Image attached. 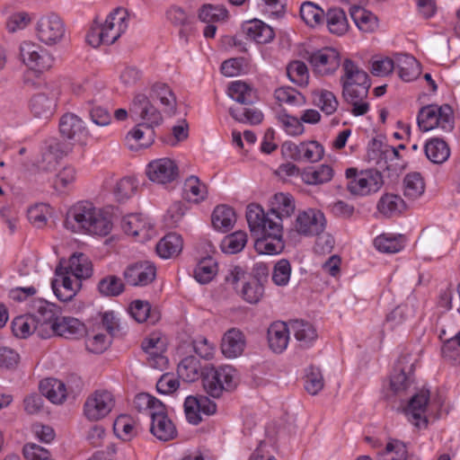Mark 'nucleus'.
<instances>
[{"label": "nucleus", "instance_id": "1", "mask_svg": "<svg viewBox=\"0 0 460 460\" xmlns=\"http://www.w3.org/2000/svg\"><path fill=\"white\" fill-rule=\"evenodd\" d=\"M270 213L252 203L246 208V219L252 236L256 238L254 247L262 254H278L284 249L283 226L272 219Z\"/></svg>", "mask_w": 460, "mask_h": 460}, {"label": "nucleus", "instance_id": "2", "mask_svg": "<svg viewBox=\"0 0 460 460\" xmlns=\"http://www.w3.org/2000/svg\"><path fill=\"white\" fill-rule=\"evenodd\" d=\"M342 69V95L352 105L354 116L365 115L369 110L368 103L364 101L371 86L369 76L350 59L344 60Z\"/></svg>", "mask_w": 460, "mask_h": 460}, {"label": "nucleus", "instance_id": "3", "mask_svg": "<svg viewBox=\"0 0 460 460\" xmlns=\"http://www.w3.org/2000/svg\"><path fill=\"white\" fill-rule=\"evenodd\" d=\"M65 226L75 233L84 232L101 236L109 234L112 229L110 216L90 202H79L73 206L66 213Z\"/></svg>", "mask_w": 460, "mask_h": 460}, {"label": "nucleus", "instance_id": "4", "mask_svg": "<svg viewBox=\"0 0 460 460\" xmlns=\"http://www.w3.org/2000/svg\"><path fill=\"white\" fill-rule=\"evenodd\" d=\"M128 17L126 9L116 8L104 21L96 18L86 36L87 42L93 48L113 44L127 31Z\"/></svg>", "mask_w": 460, "mask_h": 460}, {"label": "nucleus", "instance_id": "5", "mask_svg": "<svg viewBox=\"0 0 460 460\" xmlns=\"http://www.w3.org/2000/svg\"><path fill=\"white\" fill-rule=\"evenodd\" d=\"M228 95L239 103L229 109V113L234 119L242 123L252 125L260 124L262 121L263 114L258 109L252 108L257 99L255 91L246 83L235 81L228 87Z\"/></svg>", "mask_w": 460, "mask_h": 460}, {"label": "nucleus", "instance_id": "6", "mask_svg": "<svg viewBox=\"0 0 460 460\" xmlns=\"http://www.w3.org/2000/svg\"><path fill=\"white\" fill-rule=\"evenodd\" d=\"M202 384L208 395L219 398L224 392H233L237 387L238 375L230 366L211 367L202 374Z\"/></svg>", "mask_w": 460, "mask_h": 460}, {"label": "nucleus", "instance_id": "7", "mask_svg": "<svg viewBox=\"0 0 460 460\" xmlns=\"http://www.w3.org/2000/svg\"><path fill=\"white\" fill-rule=\"evenodd\" d=\"M418 126L421 131H429L436 128L445 132H451L454 128L453 110L450 105L438 106L430 104L422 107L418 114Z\"/></svg>", "mask_w": 460, "mask_h": 460}, {"label": "nucleus", "instance_id": "8", "mask_svg": "<svg viewBox=\"0 0 460 460\" xmlns=\"http://www.w3.org/2000/svg\"><path fill=\"white\" fill-rule=\"evenodd\" d=\"M347 189L353 195L366 196L378 191L384 184L383 176L377 170L358 172L355 168L346 170Z\"/></svg>", "mask_w": 460, "mask_h": 460}, {"label": "nucleus", "instance_id": "9", "mask_svg": "<svg viewBox=\"0 0 460 460\" xmlns=\"http://www.w3.org/2000/svg\"><path fill=\"white\" fill-rule=\"evenodd\" d=\"M115 406L113 394L103 389L91 393L83 408L84 416L90 421H98L110 414Z\"/></svg>", "mask_w": 460, "mask_h": 460}, {"label": "nucleus", "instance_id": "10", "mask_svg": "<svg viewBox=\"0 0 460 460\" xmlns=\"http://www.w3.org/2000/svg\"><path fill=\"white\" fill-rule=\"evenodd\" d=\"M130 115L143 121L142 125L148 128L159 126L163 122L161 112L153 105L149 98L142 93H136L130 107Z\"/></svg>", "mask_w": 460, "mask_h": 460}, {"label": "nucleus", "instance_id": "11", "mask_svg": "<svg viewBox=\"0 0 460 460\" xmlns=\"http://www.w3.org/2000/svg\"><path fill=\"white\" fill-rule=\"evenodd\" d=\"M20 58L31 69L42 72L53 65V58L41 46L32 41H23L20 46Z\"/></svg>", "mask_w": 460, "mask_h": 460}, {"label": "nucleus", "instance_id": "12", "mask_svg": "<svg viewBox=\"0 0 460 460\" xmlns=\"http://www.w3.org/2000/svg\"><path fill=\"white\" fill-rule=\"evenodd\" d=\"M65 31V24L56 13L41 16L36 24L38 39L47 45H55L63 39Z\"/></svg>", "mask_w": 460, "mask_h": 460}, {"label": "nucleus", "instance_id": "13", "mask_svg": "<svg viewBox=\"0 0 460 460\" xmlns=\"http://www.w3.org/2000/svg\"><path fill=\"white\" fill-rule=\"evenodd\" d=\"M308 62L315 74L329 75L341 66V55L333 48H323L309 54Z\"/></svg>", "mask_w": 460, "mask_h": 460}, {"label": "nucleus", "instance_id": "14", "mask_svg": "<svg viewBox=\"0 0 460 460\" xmlns=\"http://www.w3.org/2000/svg\"><path fill=\"white\" fill-rule=\"evenodd\" d=\"M52 327L47 331H42V339H48L52 336H60L66 339H78L86 333L85 325L76 318L63 316L53 323Z\"/></svg>", "mask_w": 460, "mask_h": 460}, {"label": "nucleus", "instance_id": "15", "mask_svg": "<svg viewBox=\"0 0 460 460\" xmlns=\"http://www.w3.org/2000/svg\"><path fill=\"white\" fill-rule=\"evenodd\" d=\"M285 154L294 161H306L315 163L321 160L324 149L317 141L303 142L298 145L286 143L283 145Z\"/></svg>", "mask_w": 460, "mask_h": 460}, {"label": "nucleus", "instance_id": "16", "mask_svg": "<svg viewBox=\"0 0 460 460\" xmlns=\"http://www.w3.org/2000/svg\"><path fill=\"white\" fill-rule=\"evenodd\" d=\"M123 277L130 286H147L155 279L156 268L148 261H138L128 265L123 271Z\"/></svg>", "mask_w": 460, "mask_h": 460}, {"label": "nucleus", "instance_id": "17", "mask_svg": "<svg viewBox=\"0 0 460 460\" xmlns=\"http://www.w3.org/2000/svg\"><path fill=\"white\" fill-rule=\"evenodd\" d=\"M325 217L323 212L315 209H308L298 214L296 219L295 228L296 232L304 235H319L325 228Z\"/></svg>", "mask_w": 460, "mask_h": 460}, {"label": "nucleus", "instance_id": "18", "mask_svg": "<svg viewBox=\"0 0 460 460\" xmlns=\"http://www.w3.org/2000/svg\"><path fill=\"white\" fill-rule=\"evenodd\" d=\"M146 175L154 182L166 184L178 176V166L169 158L156 159L148 164Z\"/></svg>", "mask_w": 460, "mask_h": 460}, {"label": "nucleus", "instance_id": "19", "mask_svg": "<svg viewBox=\"0 0 460 460\" xmlns=\"http://www.w3.org/2000/svg\"><path fill=\"white\" fill-rule=\"evenodd\" d=\"M31 309L34 313L31 314L36 319L38 325V336L42 338L40 330L47 331L59 318L58 315V306L46 300L38 299L32 302Z\"/></svg>", "mask_w": 460, "mask_h": 460}, {"label": "nucleus", "instance_id": "20", "mask_svg": "<svg viewBox=\"0 0 460 460\" xmlns=\"http://www.w3.org/2000/svg\"><path fill=\"white\" fill-rule=\"evenodd\" d=\"M56 275L61 278V283L58 284V279L52 281L51 285L55 295L60 301H70L81 287L80 280L77 279L73 280L70 278L69 271L65 270L61 263L56 269Z\"/></svg>", "mask_w": 460, "mask_h": 460}, {"label": "nucleus", "instance_id": "21", "mask_svg": "<svg viewBox=\"0 0 460 460\" xmlns=\"http://www.w3.org/2000/svg\"><path fill=\"white\" fill-rule=\"evenodd\" d=\"M56 108L57 101L52 93H40L31 98V112L39 120L49 119L54 115Z\"/></svg>", "mask_w": 460, "mask_h": 460}, {"label": "nucleus", "instance_id": "22", "mask_svg": "<svg viewBox=\"0 0 460 460\" xmlns=\"http://www.w3.org/2000/svg\"><path fill=\"white\" fill-rule=\"evenodd\" d=\"M59 130L67 139L81 140L91 135L84 121L74 113H66L60 118Z\"/></svg>", "mask_w": 460, "mask_h": 460}, {"label": "nucleus", "instance_id": "23", "mask_svg": "<svg viewBox=\"0 0 460 460\" xmlns=\"http://www.w3.org/2000/svg\"><path fill=\"white\" fill-rule=\"evenodd\" d=\"M429 400V391L421 390L410 400L405 414L408 420L416 427L427 425L425 411Z\"/></svg>", "mask_w": 460, "mask_h": 460}, {"label": "nucleus", "instance_id": "24", "mask_svg": "<svg viewBox=\"0 0 460 460\" xmlns=\"http://www.w3.org/2000/svg\"><path fill=\"white\" fill-rule=\"evenodd\" d=\"M68 151L69 147L65 143L51 140L38 161L39 169L45 172H52L57 168L59 160L66 155Z\"/></svg>", "mask_w": 460, "mask_h": 460}, {"label": "nucleus", "instance_id": "25", "mask_svg": "<svg viewBox=\"0 0 460 460\" xmlns=\"http://www.w3.org/2000/svg\"><path fill=\"white\" fill-rule=\"evenodd\" d=\"M244 34L258 44H267L273 40V29L260 20H252L243 25Z\"/></svg>", "mask_w": 460, "mask_h": 460}, {"label": "nucleus", "instance_id": "26", "mask_svg": "<svg viewBox=\"0 0 460 460\" xmlns=\"http://www.w3.org/2000/svg\"><path fill=\"white\" fill-rule=\"evenodd\" d=\"M41 394L55 404L63 403L67 397L66 384L57 378H45L40 383Z\"/></svg>", "mask_w": 460, "mask_h": 460}, {"label": "nucleus", "instance_id": "27", "mask_svg": "<svg viewBox=\"0 0 460 460\" xmlns=\"http://www.w3.org/2000/svg\"><path fill=\"white\" fill-rule=\"evenodd\" d=\"M295 200L288 193H277L271 200L270 212L274 215L276 221L281 224L284 218L289 217L295 212Z\"/></svg>", "mask_w": 460, "mask_h": 460}, {"label": "nucleus", "instance_id": "28", "mask_svg": "<svg viewBox=\"0 0 460 460\" xmlns=\"http://www.w3.org/2000/svg\"><path fill=\"white\" fill-rule=\"evenodd\" d=\"M63 269L79 280L90 278L93 274L92 261L84 253L73 254L69 258L68 265L63 266Z\"/></svg>", "mask_w": 460, "mask_h": 460}, {"label": "nucleus", "instance_id": "29", "mask_svg": "<svg viewBox=\"0 0 460 460\" xmlns=\"http://www.w3.org/2000/svg\"><path fill=\"white\" fill-rule=\"evenodd\" d=\"M182 246L183 242L181 235L170 233L157 243L155 250L159 257L169 259L177 256L181 252Z\"/></svg>", "mask_w": 460, "mask_h": 460}, {"label": "nucleus", "instance_id": "30", "mask_svg": "<svg viewBox=\"0 0 460 460\" xmlns=\"http://www.w3.org/2000/svg\"><path fill=\"white\" fill-rule=\"evenodd\" d=\"M326 26L332 34L344 35L349 30V22L345 12L341 8H331L324 13Z\"/></svg>", "mask_w": 460, "mask_h": 460}, {"label": "nucleus", "instance_id": "31", "mask_svg": "<svg viewBox=\"0 0 460 460\" xmlns=\"http://www.w3.org/2000/svg\"><path fill=\"white\" fill-rule=\"evenodd\" d=\"M424 152L427 158L434 164H443L450 155L447 143L438 137L429 139L424 146Z\"/></svg>", "mask_w": 460, "mask_h": 460}, {"label": "nucleus", "instance_id": "32", "mask_svg": "<svg viewBox=\"0 0 460 460\" xmlns=\"http://www.w3.org/2000/svg\"><path fill=\"white\" fill-rule=\"evenodd\" d=\"M403 196L415 200L422 196L425 191V181L422 175L418 172L407 173L402 181Z\"/></svg>", "mask_w": 460, "mask_h": 460}, {"label": "nucleus", "instance_id": "33", "mask_svg": "<svg viewBox=\"0 0 460 460\" xmlns=\"http://www.w3.org/2000/svg\"><path fill=\"white\" fill-rule=\"evenodd\" d=\"M150 431L162 441L173 439L177 435L175 426L167 415L158 414L154 417V420H151Z\"/></svg>", "mask_w": 460, "mask_h": 460}, {"label": "nucleus", "instance_id": "34", "mask_svg": "<svg viewBox=\"0 0 460 460\" xmlns=\"http://www.w3.org/2000/svg\"><path fill=\"white\" fill-rule=\"evenodd\" d=\"M396 67L399 70V76L406 82L418 78L421 72L419 61L414 57L407 54L400 55L397 58Z\"/></svg>", "mask_w": 460, "mask_h": 460}, {"label": "nucleus", "instance_id": "35", "mask_svg": "<svg viewBox=\"0 0 460 460\" xmlns=\"http://www.w3.org/2000/svg\"><path fill=\"white\" fill-rule=\"evenodd\" d=\"M350 16L361 31L373 32L378 26L376 16L360 6H352Z\"/></svg>", "mask_w": 460, "mask_h": 460}, {"label": "nucleus", "instance_id": "36", "mask_svg": "<svg viewBox=\"0 0 460 460\" xmlns=\"http://www.w3.org/2000/svg\"><path fill=\"white\" fill-rule=\"evenodd\" d=\"M213 226L222 232H227L235 222V213L234 209L226 205L217 206L211 217Z\"/></svg>", "mask_w": 460, "mask_h": 460}, {"label": "nucleus", "instance_id": "37", "mask_svg": "<svg viewBox=\"0 0 460 460\" xmlns=\"http://www.w3.org/2000/svg\"><path fill=\"white\" fill-rule=\"evenodd\" d=\"M333 176V170L330 165L321 164L309 167L302 172V180L305 183L317 185L328 182Z\"/></svg>", "mask_w": 460, "mask_h": 460}, {"label": "nucleus", "instance_id": "38", "mask_svg": "<svg viewBox=\"0 0 460 460\" xmlns=\"http://www.w3.org/2000/svg\"><path fill=\"white\" fill-rule=\"evenodd\" d=\"M144 125L138 124L132 130H130L126 137V144L130 149H135L137 146H135V143H137V146L139 147H147L149 146L154 140V135L155 132L153 130V128L146 127L147 129V132H145L141 127Z\"/></svg>", "mask_w": 460, "mask_h": 460}, {"label": "nucleus", "instance_id": "39", "mask_svg": "<svg viewBox=\"0 0 460 460\" xmlns=\"http://www.w3.org/2000/svg\"><path fill=\"white\" fill-rule=\"evenodd\" d=\"M414 371V362L409 366L402 367L400 369L394 368L391 376L390 385L394 393L405 391L411 384V375Z\"/></svg>", "mask_w": 460, "mask_h": 460}, {"label": "nucleus", "instance_id": "40", "mask_svg": "<svg viewBox=\"0 0 460 460\" xmlns=\"http://www.w3.org/2000/svg\"><path fill=\"white\" fill-rule=\"evenodd\" d=\"M116 436L123 441L131 440L137 434V425L128 415H119L113 423Z\"/></svg>", "mask_w": 460, "mask_h": 460}, {"label": "nucleus", "instance_id": "41", "mask_svg": "<svg viewBox=\"0 0 460 460\" xmlns=\"http://www.w3.org/2000/svg\"><path fill=\"white\" fill-rule=\"evenodd\" d=\"M290 331L289 321L272 323L267 332L269 345H288Z\"/></svg>", "mask_w": 460, "mask_h": 460}, {"label": "nucleus", "instance_id": "42", "mask_svg": "<svg viewBox=\"0 0 460 460\" xmlns=\"http://www.w3.org/2000/svg\"><path fill=\"white\" fill-rule=\"evenodd\" d=\"M12 331L16 337L22 339H26L34 332L38 334L36 319L31 314L17 316L12 323Z\"/></svg>", "mask_w": 460, "mask_h": 460}, {"label": "nucleus", "instance_id": "43", "mask_svg": "<svg viewBox=\"0 0 460 460\" xmlns=\"http://www.w3.org/2000/svg\"><path fill=\"white\" fill-rule=\"evenodd\" d=\"M289 326L298 341L313 342L317 338L316 329L306 321L299 319L289 320Z\"/></svg>", "mask_w": 460, "mask_h": 460}, {"label": "nucleus", "instance_id": "44", "mask_svg": "<svg viewBox=\"0 0 460 460\" xmlns=\"http://www.w3.org/2000/svg\"><path fill=\"white\" fill-rule=\"evenodd\" d=\"M406 208L404 200L395 194L384 195L378 204V211L385 217H392L395 214L401 213Z\"/></svg>", "mask_w": 460, "mask_h": 460}, {"label": "nucleus", "instance_id": "45", "mask_svg": "<svg viewBox=\"0 0 460 460\" xmlns=\"http://www.w3.org/2000/svg\"><path fill=\"white\" fill-rule=\"evenodd\" d=\"M152 96L158 99L164 106V111L174 113L176 109V97L172 90L164 83H155L151 87Z\"/></svg>", "mask_w": 460, "mask_h": 460}, {"label": "nucleus", "instance_id": "46", "mask_svg": "<svg viewBox=\"0 0 460 460\" xmlns=\"http://www.w3.org/2000/svg\"><path fill=\"white\" fill-rule=\"evenodd\" d=\"M207 195V186L197 176H190L184 183V198L194 203L203 200Z\"/></svg>", "mask_w": 460, "mask_h": 460}, {"label": "nucleus", "instance_id": "47", "mask_svg": "<svg viewBox=\"0 0 460 460\" xmlns=\"http://www.w3.org/2000/svg\"><path fill=\"white\" fill-rule=\"evenodd\" d=\"M97 289L103 296H118L123 293L125 285L120 278L115 275H108L100 279Z\"/></svg>", "mask_w": 460, "mask_h": 460}, {"label": "nucleus", "instance_id": "48", "mask_svg": "<svg viewBox=\"0 0 460 460\" xmlns=\"http://www.w3.org/2000/svg\"><path fill=\"white\" fill-rule=\"evenodd\" d=\"M217 272V263L211 257L202 259L194 270L196 280L201 284L211 281Z\"/></svg>", "mask_w": 460, "mask_h": 460}, {"label": "nucleus", "instance_id": "49", "mask_svg": "<svg viewBox=\"0 0 460 460\" xmlns=\"http://www.w3.org/2000/svg\"><path fill=\"white\" fill-rule=\"evenodd\" d=\"M199 362L194 356L184 358L178 365V376L186 382H194L199 377Z\"/></svg>", "mask_w": 460, "mask_h": 460}, {"label": "nucleus", "instance_id": "50", "mask_svg": "<svg viewBox=\"0 0 460 460\" xmlns=\"http://www.w3.org/2000/svg\"><path fill=\"white\" fill-rule=\"evenodd\" d=\"M102 324L111 339H122L127 334V330L122 326L114 312H104L102 314Z\"/></svg>", "mask_w": 460, "mask_h": 460}, {"label": "nucleus", "instance_id": "51", "mask_svg": "<svg viewBox=\"0 0 460 460\" xmlns=\"http://www.w3.org/2000/svg\"><path fill=\"white\" fill-rule=\"evenodd\" d=\"M408 454L406 445L403 442L398 439H391L385 449L378 453L377 460H405Z\"/></svg>", "mask_w": 460, "mask_h": 460}, {"label": "nucleus", "instance_id": "52", "mask_svg": "<svg viewBox=\"0 0 460 460\" xmlns=\"http://www.w3.org/2000/svg\"><path fill=\"white\" fill-rule=\"evenodd\" d=\"M146 354V359L148 366L152 368L163 371L169 364V359L165 356L164 347H142Z\"/></svg>", "mask_w": 460, "mask_h": 460}, {"label": "nucleus", "instance_id": "53", "mask_svg": "<svg viewBox=\"0 0 460 460\" xmlns=\"http://www.w3.org/2000/svg\"><path fill=\"white\" fill-rule=\"evenodd\" d=\"M238 294L249 304H257L264 294V288L258 279H252L243 284Z\"/></svg>", "mask_w": 460, "mask_h": 460}, {"label": "nucleus", "instance_id": "54", "mask_svg": "<svg viewBox=\"0 0 460 460\" xmlns=\"http://www.w3.org/2000/svg\"><path fill=\"white\" fill-rule=\"evenodd\" d=\"M300 15L305 22L311 27L319 25L324 21L323 10L311 2H305L301 5Z\"/></svg>", "mask_w": 460, "mask_h": 460}, {"label": "nucleus", "instance_id": "55", "mask_svg": "<svg viewBox=\"0 0 460 460\" xmlns=\"http://www.w3.org/2000/svg\"><path fill=\"white\" fill-rule=\"evenodd\" d=\"M247 243V234L245 232L237 231L226 235L222 243V251L226 253L234 254L241 252Z\"/></svg>", "mask_w": 460, "mask_h": 460}, {"label": "nucleus", "instance_id": "56", "mask_svg": "<svg viewBox=\"0 0 460 460\" xmlns=\"http://www.w3.org/2000/svg\"><path fill=\"white\" fill-rule=\"evenodd\" d=\"M324 387V380L320 368L310 367L305 376V389L312 395L318 394Z\"/></svg>", "mask_w": 460, "mask_h": 460}, {"label": "nucleus", "instance_id": "57", "mask_svg": "<svg viewBox=\"0 0 460 460\" xmlns=\"http://www.w3.org/2000/svg\"><path fill=\"white\" fill-rule=\"evenodd\" d=\"M287 75L289 80L297 85H306L308 83V69L306 65L300 61L295 60L287 66Z\"/></svg>", "mask_w": 460, "mask_h": 460}, {"label": "nucleus", "instance_id": "58", "mask_svg": "<svg viewBox=\"0 0 460 460\" xmlns=\"http://www.w3.org/2000/svg\"><path fill=\"white\" fill-rule=\"evenodd\" d=\"M374 244L378 251L386 253L398 252L403 247L401 235L394 237L385 234L377 236L374 241Z\"/></svg>", "mask_w": 460, "mask_h": 460}, {"label": "nucleus", "instance_id": "59", "mask_svg": "<svg viewBox=\"0 0 460 460\" xmlns=\"http://www.w3.org/2000/svg\"><path fill=\"white\" fill-rule=\"evenodd\" d=\"M32 20L33 15L27 12L13 13L6 21V29L12 33L24 30L31 23Z\"/></svg>", "mask_w": 460, "mask_h": 460}, {"label": "nucleus", "instance_id": "60", "mask_svg": "<svg viewBox=\"0 0 460 460\" xmlns=\"http://www.w3.org/2000/svg\"><path fill=\"white\" fill-rule=\"evenodd\" d=\"M199 18L204 22L225 21L227 18V11L222 5L206 4L199 10Z\"/></svg>", "mask_w": 460, "mask_h": 460}, {"label": "nucleus", "instance_id": "61", "mask_svg": "<svg viewBox=\"0 0 460 460\" xmlns=\"http://www.w3.org/2000/svg\"><path fill=\"white\" fill-rule=\"evenodd\" d=\"M291 275L290 262L286 259L279 260L273 267L272 281L275 285L283 287L288 285Z\"/></svg>", "mask_w": 460, "mask_h": 460}, {"label": "nucleus", "instance_id": "62", "mask_svg": "<svg viewBox=\"0 0 460 460\" xmlns=\"http://www.w3.org/2000/svg\"><path fill=\"white\" fill-rule=\"evenodd\" d=\"M275 98L279 103L288 105L303 104L305 97L292 87H280L275 91Z\"/></svg>", "mask_w": 460, "mask_h": 460}, {"label": "nucleus", "instance_id": "63", "mask_svg": "<svg viewBox=\"0 0 460 460\" xmlns=\"http://www.w3.org/2000/svg\"><path fill=\"white\" fill-rule=\"evenodd\" d=\"M136 189L137 185L133 179L125 177L116 183L113 193L117 200L122 202L128 199L134 194Z\"/></svg>", "mask_w": 460, "mask_h": 460}, {"label": "nucleus", "instance_id": "64", "mask_svg": "<svg viewBox=\"0 0 460 460\" xmlns=\"http://www.w3.org/2000/svg\"><path fill=\"white\" fill-rule=\"evenodd\" d=\"M315 102L317 106L320 107V109L327 115L334 113L339 106V102L335 95L327 90H323L319 93Z\"/></svg>", "mask_w": 460, "mask_h": 460}]
</instances>
